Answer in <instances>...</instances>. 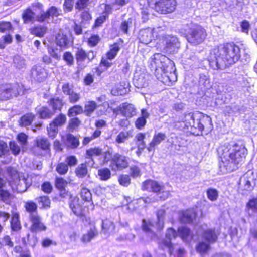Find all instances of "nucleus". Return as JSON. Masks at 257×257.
Listing matches in <instances>:
<instances>
[{
	"instance_id": "obj_1",
	"label": "nucleus",
	"mask_w": 257,
	"mask_h": 257,
	"mask_svg": "<svg viewBox=\"0 0 257 257\" xmlns=\"http://www.w3.org/2000/svg\"><path fill=\"white\" fill-rule=\"evenodd\" d=\"M240 57L239 47L233 43H228L211 50L208 61L214 70H223L236 63Z\"/></svg>"
},
{
	"instance_id": "obj_2",
	"label": "nucleus",
	"mask_w": 257,
	"mask_h": 257,
	"mask_svg": "<svg viewBox=\"0 0 257 257\" xmlns=\"http://www.w3.org/2000/svg\"><path fill=\"white\" fill-rule=\"evenodd\" d=\"M221 160L220 167L224 172H230L238 169L244 162L247 150L242 144L221 145L217 149Z\"/></svg>"
},
{
	"instance_id": "obj_3",
	"label": "nucleus",
	"mask_w": 257,
	"mask_h": 257,
	"mask_svg": "<svg viewBox=\"0 0 257 257\" xmlns=\"http://www.w3.org/2000/svg\"><path fill=\"white\" fill-rule=\"evenodd\" d=\"M181 121L185 131L196 136L201 134L204 129L209 132L213 128L211 118L199 112L185 113L181 118Z\"/></svg>"
},
{
	"instance_id": "obj_4",
	"label": "nucleus",
	"mask_w": 257,
	"mask_h": 257,
	"mask_svg": "<svg viewBox=\"0 0 257 257\" xmlns=\"http://www.w3.org/2000/svg\"><path fill=\"white\" fill-rule=\"evenodd\" d=\"M156 220L152 219L151 221H147L143 219L142 224V230L151 239L155 241L158 240V235L161 232L159 212L156 214Z\"/></svg>"
},
{
	"instance_id": "obj_5",
	"label": "nucleus",
	"mask_w": 257,
	"mask_h": 257,
	"mask_svg": "<svg viewBox=\"0 0 257 257\" xmlns=\"http://www.w3.org/2000/svg\"><path fill=\"white\" fill-rule=\"evenodd\" d=\"M188 33V41L194 45L201 43L206 36L205 30L201 26L193 23H190Z\"/></svg>"
},
{
	"instance_id": "obj_6",
	"label": "nucleus",
	"mask_w": 257,
	"mask_h": 257,
	"mask_svg": "<svg viewBox=\"0 0 257 257\" xmlns=\"http://www.w3.org/2000/svg\"><path fill=\"white\" fill-rule=\"evenodd\" d=\"M21 88L18 83L7 84L0 86V100H6L20 94Z\"/></svg>"
},
{
	"instance_id": "obj_7",
	"label": "nucleus",
	"mask_w": 257,
	"mask_h": 257,
	"mask_svg": "<svg viewBox=\"0 0 257 257\" xmlns=\"http://www.w3.org/2000/svg\"><path fill=\"white\" fill-rule=\"evenodd\" d=\"M163 43L165 45L164 52L166 54H171L177 51L180 47L177 38L174 36L167 35L162 38Z\"/></svg>"
},
{
	"instance_id": "obj_8",
	"label": "nucleus",
	"mask_w": 257,
	"mask_h": 257,
	"mask_svg": "<svg viewBox=\"0 0 257 257\" xmlns=\"http://www.w3.org/2000/svg\"><path fill=\"white\" fill-rule=\"evenodd\" d=\"M128 165L127 158L118 153L115 154L112 158L110 167L112 170H121Z\"/></svg>"
},
{
	"instance_id": "obj_9",
	"label": "nucleus",
	"mask_w": 257,
	"mask_h": 257,
	"mask_svg": "<svg viewBox=\"0 0 257 257\" xmlns=\"http://www.w3.org/2000/svg\"><path fill=\"white\" fill-rule=\"evenodd\" d=\"M116 110L126 118H132L137 114V110L134 105L128 103H122L116 108Z\"/></svg>"
},
{
	"instance_id": "obj_10",
	"label": "nucleus",
	"mask_w": 257,
	"mask_h": 257,
	"mask_svg": "<svg viewBox=\"0 0 257 257\" xmlns=\"http://www.w3.org/2000/svg\"><path fill=\"white\" fill-rule=\"evenodd\" d=\"M163 59H166L167 61V63L165 62H163V64H162V72H163L165 76L162 77V82L164 83H165V79L166 78L167 79H168L169 81H171L170 78L172 75H174L173 73L174 71L173 63L168 58H167L165 56H164ZM162 63H163L162 62Z\"/></svg>"
},
{
	"instance_id": "obj_11",
	"label": "nucleus",
	"mask_w": 257,
	"mask_h": 257,
	"mask_svg": "<svg viewBox=\"0 0 257 257\" xmlns=\"http://www.w3.org/2000/svg\"><path fill=\"white\" fill-rule=\"evenodd\" d=\"M30 76L34 80L41 82L46 78L47 73L41 66L34 65L31 70Z\"/></svg>"
},
{
	"instance_id": "obj_12",
	"label": "nucleus",
	"mask_w": 257,
	"mask_h": 257,
	"mask_svg": "<svg viewBox=\"0 0 257 257\" xmlns=\"http://www.w3.org/2000/svg\"><path fill=\"white\" fill-rule=\"evenodd\" d=\"M30 219L32 222L30 228L32 232H38L46 229V227L41 222V219L37 213L30 214Z\"/></svg>"
},
{
	"instance_id": "obj_13",
	"label": "nucleus",
	"mask_w": 257,
	"mask_h": 257,
	"mask_svg": "<svg viewBox=\"0 0 257 257\" xmlns=\"http://www.w3.org/2000/svg\"><path fill=\"white\" fill-rule=\"evenodd\" d=\"M142 189L157 193L160 191L161 186L155 180H147L142 183Z\"/></svg>"
},
{
	"instance_id": "obj_14",
	"label": "nucleus",
	"mask_w": 257,
	"mask_h": 257,
	"mask_svg": "<svg viewBox=\"0 0 257 257\" xmlns=\"http://www.w3.org/2000/svg\"><path fill=\"white\" fill-rule=\"evenodd\" d=\"M146 134L139 133H138L134 139V141L135 142L137 146L138 150L136 151V154L138 156H140L142 152L146 147V142L145 138Z\"/></svg>"
},
{
	"instance_id": "obj_15",
	"label": "nucleus",
	"mask_w": 257,
	"mask_h": 257,
	"mask_svg": "<svg viewBox=\"0 0 257 257\" xmlns=\"http://www.w3.org/2000/svg\"><path fill=\"white\" fill-rule=\"evenodd\" d=\"M177 235V233L175 230L173 228H169L166 233V238L168 239L164 242L165 246L167 247L170 254L174 252V247L173 244L171 242V240L173 238H175Z\"/></svg>"
},
{
	"instance_id": "obj_16",
	"label": "nucleus",
	"mask_w": 257,
	"mask_h": 257,
	"mask_svg": "<svg viewBox=\"0 0 257 257\" xmlns=\"http://www.w3.org/2000/svg\"><path fill=\"white\" fill-rule=\"evenodd\" d=\"M13 66L17 71H24L27 68V64L23 57L17 55L13 58Z\"/></svg>"
},
{
	"instance_id": "obj_17",
	"label": "nucleus",
	"mask_w": 257,
	"mask_h": 257,
	"mask_svg": "<svg viewBox=\"0 0 257 257\" xmlns=\"http://www.w3.org/2000/svg\"><path fill=\"white\" fill-rule=\"evenodd\" d=\"M148 75L145 74H141L139 76L135 75L133 79V82L137 88H144L148 85Z\"/></svg>"
},
{
	"instance_id": "obj_18",
	"label": "nucleus",
	"mask_w": 257,
	"mask_h": 257,
	"mask_svg": "<svg viewBox=\"0 0 257 257\" xmlns=\"http://www.w3.org/2000/svg\"><path fill=\"white\" fill-rule=\"evenodd\" d=\"M218 234L214 229H207L203 233L202 237L209 243H213L217 241Z\"/></svg>"
},
{
	"instance_id": "obj_19",
	"label": "nucleus",
	"mask_w": 257,
	"mask_h": 257,
	"mask_svg": "<svg viewBox=\"0 0 257 257\" xmlns=\"http://www.w3.org/2000/svg\"><path fill=\"white\" fill-rule=\"evenodd\" d=\"M175 0H162V13L173 12L176 7Z\"/></svg>"
},
{
	"instance_id": "obj_20",
	"label": "nucleus",
	"mask_w": 257,
	"mask_h": 257,
	"mask_svg": "<svg viewBox=\"0 0 257 257\" xmlns=\"http://www.w3.org/2000/svg\"><path fill=\"white\" fill-rule=\"evenodd\" d=\"M154 31L153 33L149 29H143L140 31L139 33V38L140 42L143 43L147 44L151 41L152 35L154 34Z\"/></svg>"
},
{
	"instance_id": "obj_21",
	"label": "nucleus",
	"mask_w": 257,
	"mask_h": 257,
	"mask_svg": "<svg viewBox=\"0 0 257 257\" xmlns=\"http://www.w3.org/2000/svg\"><path fill=\"white\" fill-rule=\"evenodd\" d=\"M245 211L249 216L257 215V197L249 200L246 204Z\"/></svg>"
},
{
	"instance_id": "obj_22",
	"label": "nucleus",
	"mask_w": 257,
	"mask_h": 257,
	"mask_svg": "<svg viewBox=\"0 0 257 257\" xmlns=\"http://www.w3.org/2000/svg\"><path fill=\"white\" fill-rule=\"evenodd\" d=\"M196 213L193 209H188L182 213L181 221L184 223H190L195 218Z\"/></svg>"
},
{
	"instance_id": "obj_23",
	"label": "nucleus",
	"mask_w": 257,
	"mask_h": 257,
	"mask_svg": "<svg viewBox=\"0 0 257 257\" xmlns=\"http://www.w3.org/2000/svg\"><path fill=\"white\" fill-rule=\"evenodd\" d=\"M97 235L98 231L95 226H91L87 232L82 236L81 241L84 243L89 242Z\"/></svg>"
},
{
	"instance_id": "obj_24",
	"label": "nucleus",
	"mask_w": 257,
	"mask_h": 257,
	"mask_svg": "<svg viewBox=\"0 0 257 257\" xmlns=\"http://www.w3.org/2000/svg\"><path fill=\"white\" fill-rule=\"evenodd\" d=\"M149 116V114L146 109H143L141 110V116L137 119L135 124L136 128H142L146 124V118Z\"/></svg>"
},
{
	"instance_id": "obj_25",
	"label": "nucleus",
	"mask_w": 257,
	"mask_h": 257,
	"mask_svg": "<svg viewBox=\"0 0 257 257\" xmlns=\"http://www.w3.org/2000/svg\"><path fill=\"white\" fill-rule=\"evenodd\" d=\"M11 229L14 231H18L21 229V225L19 220V215L18 213L12 214L11 220Z\"/></svg>"
},
{
	"instance_id": "obj_26",
	"label": "nucleus",
	"mask_w": 257,
	"mask_h": 257,
	"mask_svg": "<svg viewBox=\"0 0 257 257\" xmlns=\"http://www.w3.org/2000/svg\"><path fill=\"white\" fill-rule=\"evenodd\" d=\"M113 223L110 220L105 219L102 222V231L104 234H110L114 230Z\"/></svg>"
},
{
	"instance_id": "obj_27",
	"label": "nucleus",
	"mask_w": 257,
	"mask_h": 257,
	"mask_svg": "<svg viewBox=\"0 0 257 257\" xmlns=\"http://www.w3.org/2000/svg\"><path fill=\"white\" fill-rule=\"evenodd\" d=\"M132 137V135L131 131H121L116 136L115 142L117 144L124 143Z\"/></svg>"
},
{
	"instance_id": "obj_28",
	"label": "nucleus",
	"mask_w": 257,
	"mask_h": 257,
	"mask_svg": "<svg viewBox=\"0 0 257 257\" xmlns=\"http://www.w3.org/2000/svg\"><path fill=\"white\" fill-rule=\"evenodd\" d=\"M30 33L36 36L42 37L47 31V27L45 26L38 25L30 29Z\"/></svg>"
},
{
	"instance_id": "obj_29",
	"label": "nucleus",
	"mask_w": 257,
	"mask_h": 257,
	"mask_svg": "<svg viewBox=\"0 0 257 257\" xmlns=\"http://www.w3.org/2000/svg\"><path fill=\"white\" fill-rule=\"evenodd\" d=\"M35 143L37 147L43 150H47L49 149L50 144L48 140L45 138L38 137L35 140Z\"/></svg>"
},
{
	"instance_id": "obj_30",
	"label": "nucleus",
	"mask_w": 257,
	"mask_h": 257,
	"mask_svg": "<svg viewBox=\"0 0 257 257\" xmlns=\"http://www.w3.org/2000/svg\"><path fill=\"white\" fill-rule=\"evenodd\" d=\"M178 233L179 236L185 241L191 239L190 230L186 227H181L178 228Z\"/></svg>"
},
{
	"instance_id": "obj_31",
	"label": "nucleus",
	"mask_w": 257,
	"mask_h": 257,
	"mask_svg": "<svg viewBox=\"0 0 257 257\" xmlns=\"http://www.w3.org/2000/svg\"><path fill=\"white\" fill-rule=\"evenodd\" d=\"M40 118L47 119L51 118L54 114V111L49 109L47 107H42L37 110Z\"/></svg>"
},
{
	"instance_id": "obj_32",
	"label": "nucleus",
	"mask_w": 257,
	"mask_h": 257,
	"mask_svg": "<svg viewBox=\"0 0 257 257\" xmlns=\"http://www.w3.org/2000/svg\"><path fill=\"white\" fill-rule=\"evenodd\" d=\"M75 173L78 178H83L88 173L87 165L85 163L79 164L75 169Z\"/></svg>"
},
{
	"instance_id": "obj_33",
	"label": "nucleus",
	"mask_w": 257,
	"mask_h": 257,
	"mask_svg": "<svg viewBox=\"0 0 257 257\" xmlns=\"http://www.w3.org/2000/svg\"><path fill=\"white\" fill-rule=\"evenodd\" d=\"M80 196L83 200L90 202L92 200V194L90 191L85 187L83 184L81 185Z\"/></svg>"
},
{
	"instance_id": "obj_34",
	"label": "nucleus",
	"mask_w": 257,
	"mask_h": 257,
	"mask_svg": "<svg viewBox=\"0 0 257 257\" xmlns=\"http://www.w3.org/2000/svg\"><path fill=\"white\" fill-rule=\"evenodd\" d=\"M35 116L32 113H27L23 116L20 121V125L22 126H26L31 124Z\"/></svg>"
},
{
	"instance_id": "obj_35",
	"label": "nucleus",
	"mask_w": 257,
	"mask_h": 257,
	"mask_svg": "<svg viewBox=\"0 0 257 257\" xmlns=\"http://www.w3.org/2000/svg\"><path fill=\"white\" fill-rule=\"evenodd\" d=\"M119 50L120 47L118 44L115 43L111 45L110 50L106 54L107 58L109 60L113 59L116 57Z\"/></svg>"
},
{
	"instance_id": "obj_36",
	"label": "nucleus",
	"mask_w": 257,
	"mask_h": 257,
	"mask_svg": "<svg viewBox=\"0 0 257 257\" xmlns=\"http://www.w3.org/2000/svg\"><path fill=\"white\" fill-rule=\"evenodd\" d=\"M56 43L61 47L67 46L69 43L66 35L63 34H58L56 37Z\"/></svg>"
},
{
	"instance_id": "obj_37",
	"label": "nucleus",
	"mask_w": 257,
	"mask_h": 257,
	"mask_svg": "<svg viewBox=\"0 0 257 257\" xmlns=\"http://www.w3.org/2000/svg\"><path fill=\"white\" fill-rule=\"evenodd\" d=\"M37 200L42 208L48 209L50 207L51 201L47 196H41L37 198Z\"/></svg>"
},
{
	"instance_id": "obj_38",
	"label": "nucleus",
	"mask_w": 257,
	"mask_h": 257,
	"mask_svg": "<svg viewBox=\"0 0 257 257\" xmlns=\"http://www.w3.org/2000/svg\"><path fill=\"white\" fill-rule=\"evenodd\" d=\"M66 139L68 146L71 148H76L79 145L78 138L72 134H68L66 136Z\"/></svg>"
},
{
	"instance_id": "obj_39",
	"label": "nucleus",
	"mask_w": 257,
	"mask_h": 257,
	"mask_svg": "<svg viewBox=\"0 0 257 257\" xmlns=\"http://www.w3.org/2000/svg\"><path fill=\"white\" fill-rule=\"evenodd\" d=\"M98 175L102 181L108 180L111 177V172L107 168H103L98 170Z\"/></svg>"
},
{
	"instance_id": "obj_40",
	"label": "nucleus",
	"mask_w": 257,
	"mask_h": 257,
	"mask_svg": "<svg viewBox=\"0 0 257 257\" xmlns=\"http://www.w3.org/2000/svg\"><path fill=\"white\" fill-rule=\"evenodd\" d=\"M97 107L94 101H89L85 104L84 112L87 116H90Z\"/></svg>"
},
{
	"instance_id": "obj_41",
	"label": "nucleus",
	"mask_w": 257,
	"mask_h": 257,
	"mask_svg": "<svg viewBox=\"0 0 257 257\" xmlns=\"http://www.w3.org/2000/svg\"><path fill=\"white\" fill-rule=\"evenodd\" d=\"M102 150L99 148H90L86 151V157L87 158H92L94 156H99L101 155Z\"/></svg>"
},
{
	"instance_id": "obj_42",
	"label": "nucleus",
	"mask_w": 257,
	"mask_h": 257,
	"mask_svg": "<svg viewBox=\"0 0 257 257\" xmlns=\"http://www.w3.org/2000/svg\"><path fill=\"white\" fill-rule=\"evenodd\" d=\"M83 112V108L80 105H75L69 108L68 115L72 117L80 114Z\"/></svg>"
},
{
	"instance_id": "obj_43",
	"label": "nucleus",
	"mask_w": 257,
	"mask_h": 257,
	"mask_svg": "<svg viewBox=\"0 0 257 257\" xmlns=\"http://www.w3.org/2000/svg\"><path fill=\"white\" fill-rule=\"evenodd\" d=\"M28 185L26 183V180L23 178L22 179H19V183L16 186V190L18 192H24L26 191L28 187Z\"/></svg>"
},
{
	"instance_id": "obj_44",
	"label": "nucleus",
	"mask_w": 257,
	"mask_h": 257,
	"mask_svg": "<svg viewBox=\"0 0 257 257\" xmlns=\"http://www.w3.org/2000/svg\"><path fill=\"white\" fill-rule=\"evenodd\" d=\"M25 208L26 211L30 213V214L32 213H37V205L33 201H30L26 202L25 203Z\"/></svg>"
},
{
	"instance_id": "obj_45",
	"label": "nucleus",
	"mask_w": 257,
	"mask_h": 257,
	"mask_svg": "<svg viewBox=\"0 0 257 257\" xmlns=\"http://www.w3.org/2000/svg\"><path fill=\"white\" fill-rule=\"evenodd\" d=\"M35 14L30 9H27L23 14V19L25 23L33 21L34 19Z\"/></svg>"
},
{
	"instance_id": "obj_46",
	"label": "nucleus",
	"mask_w": 257,
	"mask_h": 257,
	"mask_svg": "<svg viewBox=\"0 0 257 257\" xmlns=\"http://www.w3.org/2000/svg\"><path fill=\"white\" fill-rule=\"evenodd\" d=\"M56 171L60 175H65L68 171V166L65 163H59L56 166Z\"/></svg>"
},
{
	"instance_id": "obj_47",
	"label": "nucleus",
	"mask_w": 257,
	"mask_h": 257,
	"mask_svg": "<svg viewBox=\"0 0 257 257\" xmlns=\"http://www.w3.org/2000/svg\"><path fill=\"white\" fill-rule=\"evenodd\" d=\"M160 142L161 133H159L154 137L152 142L150 143L149 146L148 147V151L150 152L153 151L155 147L160 144Z\"/></svg>"
},
{
	"instance_id": "obj_48",
	"label": "nucleus",
	"mask_w": 257,
	"mask_h": 257,
	"mask_svg": "<svg viewBox=\"0 0 257 257\" xmlns=\"http://www.w3.org/2000/svg\"><path fill=\"white\" fill-rule=\"evenodd\" d=\"M49 105L52 107L54 113L56 110H60L62 106V103L61 100L58 98L51 99L50 101Z\"/></svg>"
},
{
	"instance_id": "obj_49",
	"label": "nucleus",
	"mask_w": 257,
	"mask_h": 257,
	"mask_svg": "<svg viewBox=\"0 0 257 257\" xmlns=\"http://www.w3.org/2000/svg\"><path fill=\"white\" fill-rule=\"evenodd\" d=\"M199 84L200 86L205 88H208L211 86L209 79L206 75L203 74L200 75Z\"/></svg>"
},
{
	"instance_id": "obj_50",
	"label": "nucleus",
	"mask_w": 257,
	"mask_h": 257,
	"mask_svg": "<svg viewBox=\"0 0 257 257\" xmlns=\"http://www.w3.org/2000/svg\"><path fill=\"white\" fill-rule=\"evenodd\" d=\"M210 249V245L209 243H205L204 242H199L196 246L197 251L200 254L206 253Z\"/></svg>"
},
{
	"instance_id": "obj_51",
	"label": "nucleus",
	"mask_w": 257,
	"mask_h": 257,
	"mask_svg": "<svg viewBox=\"0 0 257 257\" xmlns=\"http://www.w3.org/2000/svg\"><path fill=\"white\" fill-rule=\"evenodd\" d=\"M206 193L208 198L212 201L217 200L218 197V192L215 189L209 188L207 190Z\"/></svg>"
},
{
	"instance_id": "obj_52",
	"label": "nucleus",
	"mask_w": 257,
	"mask_h": 257,
	"mask_svg": "<svg viewBox=\"0 0 257 257\" xmlns=\"http://www.w3.org/2000/svg\"><path fill=\"white\" fill-rule=\"evenodd\" d=\"M118 181L119 183L124 187H127L131 183L130 177L126 174L119 176Z\"/></svg>"
},
{
	"instance_id": "obj_53",
	"label": "nucleus",
	"mask_w": 257,
	"mask_h": 257,
	"mask_svg": "<svg viewBox=\"0 0 257 257\" xmlns=\"http://www.w3.org/2000/svg\"><path fill=\"white\" fill-rule=\"evenodd\" d=\"M58 126L52 122L47 127L48 133L49 137L54 138L56 137L58 132Z\"/></svg>"
},
{
	"instance_id": "obj_54",
	"label": "nucleus",
	"mask_w": 257,
	"mask_h": 257,
	"mask_svg": "<svg viewBox=\"0 0 257 257\" xmlns=\"http://www.w3.org/2000/svg\"><path fill=\"white\" fill-rule=\"evenodd\" d=\"M150 7L159 13L161 11V0H148Z\"/></svg>"
},
{
	"instance_id": "obj_55",
	"label": "nucleus",
	"mask_w": 257,
	"mask_h": 257,
	"mask_svg": "<svg viewBox=\"0 0 257 257\" xmlns=\"http://www.w3.org/2000/svg\"><path fill=\"white\" fill-rule=\"evenodd\" d=\"M48 51L50 56L56 60H59L60 59V55L59 53L60 52L57 48H55L52 47H49L48 48Z\"/></svg>"
},
{
	"instance_id": "obj_56",
	"label": "nucleus",
	"mask_w": 257,
	"mask_h": 257,
	"mask_svg": "<svg viewBox=\"0 0 257 257\" xmlns=\"http://www.w3.org/2000/svg\"><path fill=\"white\" fill-rule=\"evenodd\" d=\"M133 19L129 18L127 20L123 21L120 25V29L124 33H127V29L132 27Z\"/></svg>"
},
{
	"instance_id": "obj_57",
	"label": "nucleus",
	"mask_w": 257,
	"mask_h": 257,
	"mask_svg": "<svg viewBox=\"0 0 257 257\" xmlns=\"http://www.w3.org/2000/svg\"><path fill=\"white\" fill-rule=\"evenodd\" d=\"M67 184V181L63 178L58 177L56 178L55 186L59 190L64 189Z\"/></svg>"
},
{
	"instance_id": "obj_58",
	"label": "nucleus",
	"mask_w": 257,
	"mask_h": 257,
	"mask_svg": "<svg viewBox=\"0 0 257 257\" xmlns=\"http://www.w3.org/2000/svg\"><path fill=\"white\" fill-rule=\"evenodd\" d=\"M66 120V117L64 114H60L57 117H56L52 121L58 126H61L65 124Z\"/></svg>"
},
{
	"instance_id": "obj_59",
	"label": "nucleus",
	"mask_w": 257,
	"mask_h": 257,
	"mask_svg": "<svg viewBox=\"0 0 257 257\" xmlns=\"http://www.w3.org/2000/svg\"><path fill=\"white\" fill-rule=\"evenodd\" d=\"M63 58L68 65H72L74 63V58L70 52H66L64 53Z\"/></svg>"
},
{
	"instance_id": "obj_60",
	"label": "nucleus",
	"mask_w": 257,
	"mask_h": 257,
	"mask_svg": "<svg viewBox=\"0 0 257 257\" xmlns=\"http://www.w3.org/2000/svg\"><path fill=\"white\" fill-rule=\"evenodd\" d=\"M76 58L78 61H84L86 58V53L81 48H78L76 53Z\"/></svg>"
},
{
	"instance_id": "obj_61",
	"label": "nucleus",
	"mask_w": 257,
	"mask_h": 257,
	"mask_svg": "<svg viewBox=\"0 0 257 257\" xmlns=\"http://www.w3.org/2000/svg\"><path fill=\"white\" fill-rule=\"evenodd\" d=\"M65 161L68 166H69L70 167L75 166L78 162L76 157L73 155L67 156L65 159Z\"/></svg>"
},
{
	"instance_id": "obj_62",
	"label": "nucleus",
	"mask_w": 257,
	"mask_h": 257,
	"mask_svg": "<svg viewBox=\"0 0 257 257\" xmlns=\"http://www.w3.org/2000/svg\"><path fill=\"white\" fill-rule=\"evenodd\" d=\"M88 0H78L75 5V9L80 11L86 8L88 6Z\"/></svg>"
},
{
	"instance_id": "obj_63",
	"label": "nucleus",
	"mask_w": 257,
	"mask_h": 257,
	"mask_svg": "<svg viewBox=\"0 0 257 257\" xmlns=\"http://www.w3.org/2000/svg\"><path fill=\"white\" fill-rule=\"evenodd\" d=\"M10 195L9 192L0 189V200L8 203L10 201Z\"/></svg>"
},
{
	"instance_id": "obj_64",
	"label": "nucleus",
	"mask_w": 257,
	"mask_h": 257,
	"mask_svg": "<svg viewBox=\"0 0 257 257\" xmlns=\"http://www.w3.org/2000/svg\"><path fill=\"white\" fill-rule=\"evenodd\" d=\"M99 37L97 35H92L88 39V44L91 47L95 46L99 41Z\"/></svg>"
}]
</instances>
